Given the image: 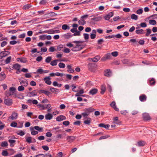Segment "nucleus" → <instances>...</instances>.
Segmentation results:
<instances>
[{
	"instance_id": "obj_56",
	"label": "nucleus",
	"mask_w": 157,
	"mask_h": 157,
	"mask_svg": "<svg viewBox=\"0 0 157 157\" xmlns=\"http://www.w3.org/2000/svg\"><path fill=\"white\" fill-rule=\"evenodd\" d=\"M64 75H65V74L62 73H60L59 72H56V75L58 76L62 77Z\"/></svg>"
},
{
	"instance_id": "obj_37",
	"label": "nucleus",
	"mask_w": 157,
	"mask_h": 157,
	"mask_svg": "<svg viewBox=\"0 0 157 157\" xmlns=\"http://www.w3.org/2000/svg\"><path fill=\"white\" fill-rule=\"evenodd\" d=\"M149 83L150 85H155V82L154 78H152L149 80Z\"/></svg>"
},
{
	"instance_id": "obj_62",
	"label": "nucleus",
	"mask_w": 157,
	"mask_h": 157,
	"mask_svg": "<svg viewBox=\"0 0 157 157\" xmlns=\"http://www.w3.org/2000/svg\"><path fill=\"white\" fill-rule=\"evenodd\" d=\"M20 60V61L23 63H25L27 62V60L25 58H18Z\"/></svg>"
},
{
	"instance_id": "obj_63",
	"label": "nucleus",
	"mask_w": 157,
	"mask_h": 157,
	"mask_svg": "<svg viewBox=\"0 0 157 157\" xmlns=\"http://www.w3.org/2000/svg\"><path fill=\"white\" fill-rule=\"evenodd\" d=\"M7 44V42L5 41H2L1 44V47H3Z\"/></svg>"
},
{
	"instance_id": "obj_46",
	"label": "nucleus",
	"mask_w": 157,
	"mask_h": 157,
	"mask_svg": "<svg viewBox=\"0 0 157 157\" xmlns=\"http://www.w3.org/2000/svg\"><path fill=\"white\" fill-rule=\"evenodd\" d=\"M147 31V32L146 33V34L145 35V36H148L151 33V29H147L146 30Z\"/></svg>"
},
{
	"instance_id": "obj_20",
	"label": "nucleus",
	"mask_w": 157,
	"mask_h": 157,
	"mask_svg": "<svg viewBox=\"0 0 157 157\" xmlns=\"http://www.w3.org/2000/svg\"><path fill=\"white\" fill-rule=\"evenodd\" d=\"M139 99L140 101H144L146 100L147 97L145 95L142 94L140 96Z\"/></svg>"
},
{
	"instance_id": "obj_7",
	"label": "nucleus",
	"mask_w": 157,
	"mask_h": 157,
	"mask_svg": "<svg viewBox=\"0 0 157 157\" xmlns=\"http://www.w3.org/2000/svg\"><path fill=\"white\" fill-rule=\"evenodd\" d=\"M67 140H68V142L70 143L73 142L76 138V137L74 136H68L66 137Z\"/></svg>"
},
{
	"instance_id": "obj_42",
	"label": "nucleus",
	"mask_w": 157,
	"mask_h": 157,
	"mask_svg": "<svg viewBox=\"0 0 157 157\" xmlns=\"http://www.w3.org/2000/svg\"><path fill=\"white\" fill-rule=\"evenodd\" d=\"M105 89L106 88L105 86L103 85L101 86V94H103L104 93V92L105 90Z\"/></svg>"
},
{
	"instance_id": "obj_47",
	"label": "nucleus",
	"mask_w": 157,
	"mask_h": 157,
	"mask_svg": "<svg viewBox=\"0 0 157 157\" xmlns=\"http://www.w3.org/2000/svg\"><path fill=\"white\" fill-rule=\"evenodd\" d=\"M8 144L7 142L3 141L2 142L1 144V146L2 147H5L7 146Z\"/></svg>"
},
{
	"instance_id": "obj_54",
	"label": "nucleus",
	"mask_w": 157,
	"mask_h": 157,
	"mask_svg": "<svg viewBox=\"0 0 157 157\" xmlns=\"http://www.w3.org/2000/svg\"><path fill=\"white\" fill-rule=\"evenodd\" d=\"M17 123L13 122L11 123L10 124V126L13 127H16L17 126Z\"/></svg>"
},
{
	"instance_id": "obj_33",
	"label": "nucleus",
	"mask_w": 157,
	"mask_h": 157,
	"mask_svg": "<svg viewBox=\"0 0 157 157\" xmlns=\"http://www.w3.org/2000/svg\"><path fill=\"white\" fill-rule=\"evenodd\" d=\"M136 34H142L144 33V30L143 29L137 30L136 31Z\"/></svg>"
},
{
	"instance_id": "obj_41",
	"label": "nucleus",
	"mask_w": 157,
	"mask_h": 157,
	"mask_svg": "<svg viewBox=\"0 0 157 157\" xmlns=\"http://www.w3.org/2000/svg\"><path fill=\"white\" fill-rule=\"evenodd\" d=\"M131 18L132 19L137 20L138 19V16L135 14H132L131 16Z\"/></svg>"
},
{
	"instance_id": "obj_3",
	"label": "nucleus",
	"mask_w": 157,
	"mask_h": 157,
	"mask_svg": "<svg viewBox=\"0 0 157 157\" xmlns=\"http://www.w3.org/2000/svg\"><path fill=\"white\" fill-rule=\"evenodd\" d=\"M37 90H36L31 92H29L28 93V95L30 97L36 96L37 95Z\"/></svg>"
},
{
	"instance_id": "obj_11",
	"label": "nucleus",
	"mask_w": 157,
	"mask_h": 157,
	"mask_svg": "<svg viewBox=\"0 0 157 157\" xmlns=\"http://www.w3.org/2000/svg\"><path fill=\"white\" fill-rule=\"evenodd\" d=\"M44 79L47 84L48 85H50L51 84L52 82L50 81L51 78L49 77H46L44 78Z\"/></svg>"
},
{
	"instance_id": "obj_59",
	"label": "nucleus",
	"mask_w": 157,
	"mask_h": 157,
	"mask_svg": "<svg viewBox=\"0 0 157 157\" xmlns=\"http://www.w3.org/2000/svg\"><path fill=\"white\" fill-rule=\"evenodd\" d=\"M111 55L113 56L116 57L118 55V52L117 51L113 52H112Z\"/></svg>"
},
{
	"instance_id": "obj_36",
	"label": "nucleus",
	"mask_w": 157,
	"mask_h": 157,
	"mask_svg": "<svg viewBox=\"0 0 157 157\" xmlns=\"http://www.w3.org/2000/svg\"><path fill=\"white\" fill-rule=\"evenodd\" d=\"M62 29L63 30L69 29L70 27L66 24H64L62 26Z\"/></svg>"
},
{
	"instance_id": "obj_6",
	"label": "nucleus",
	"mask_w": 157,
	"mask_h": 157,
	"mask_svg": "<svg viewBox=\"0 0 157 157\" xmlns=\"http://www.w3.org/2000/svg\"><path fill=\"white\" fill-rule=\"evenodd\" d=\"M19 80L21 84H23V86H26L28 84V81L26 79L22 80L21 78L19 79Z\"/></svg>"
},
{
	"instance_id": "obj_39",
	"label": "nucleus",
	"mask_w": 157,
	"mask_h": 157,
	"mask_svg": "<svg viewBox=\"0 0 157 157\" xmlns=\"http://www.w3.org/2000/svg\"><path fill=\"white\" fill-rule=\"evenodd\" d=\"M118 117H116L114 118L113 119V122L117 124H119L121 122L118 121Z\"/></svg>"
},
{
	"instance_id": "obj_18",
	"label": "nucleus",
	"mask_w": 157,
	"mask_h": 157,
	"mask_svg": "<svg viewBox=\"0 0 157 157\" xmlns=\"http://www.w3.org/2000/svg\"><path fill=\"white\" fill-rule=\"evenodd\" d=\"M98 126L99 127L104 128H105L108 129L110 126V125L109 124H105L103 123H101L98 124Z\"/></svg>"
},
{
	"instance_id": "obj_10",
	"label": "nucleus",
	"mask_w": 157,
	"mask_h": 157,
	"mask_svg": "<svg viewBox=\"0 0 157 157\" xmlns=\"http://www.w3.org/2000/svg\"><path fill=\"white\" fill-rule=\"evenodd\" d=\"M94 110V109L92 107H89L85 109V112L88 113L89 115L91 113L93 112Z\"/></svg>"
},
{
	"instance_id": "obj_44",
	"label": "nucleus",
	"mask_w": 157,
	"mask_h": 157,
	"mask_svg": "<svg viewBox=\"0 0 157 157\" xmlns=\"http://www.w3.org/2000/svg\"><path fill=\"white\" fill-rule=\"evenodd\" d=\"M57 60H58V59L54 60L52 61L50 63V64L52 66L56 65L57 64Z\"/></svg>"
},
{
	"instance_id": "obj_16",
	"label": "nucleus",
	"mask_w": 157,
	"mask_h": 157,
	"mask_svg": "<svg viewBox=\"0 0 157 157\" xmlns=\"http://www.w3.org/2000/svg\"><path fill=\"white\" fill-rule=\"evenodd\" d=\"M100 56L98 55L94 57L90 58V59L94 62H97L100 59Z\"/></svg>"
},
{
	"instance_id": "obj_34",
	"label": "nucleus",
	"mask_w": 157,
	"mask_h": 157,
	"mask_svg": "<svg viewBox=\"0 0 157 157\" xmlns=\"http://www.w3.org/2000/svg\"><path fill=\"white\" fill-rule=\"evenodd\" d=\"M52 60V57L51 56L47 57L45 59V61L47 63H49L51 62Z\"/></svg>"
},
{
	"instance_id": "obj_40",
	"label": "nucleus",
	"mask_w": 157,
	"mask_h": 157,
	"mask_svg": "<svg viewBox=\"0 0 157 157\" xmlns=\"http://www.w3.org/2000/svg\"><path fill=\"white\" fill-rule=\"evenodd\" d=\"M78 23L79 25H83L86 24V22L84 20L81 19L78 21Z\"/></svg>"
},
{
	"instance_id": "obj_23",
	"label": "nucleus",
	"mask_w": 157,
	"mask_h": 157,
	"mask_svg": "<svg viewBox=\"0 0 157 157\" xmlns=\"http://www.w3.org/2000/svg\"><path fill=\"white\" fill-rule=\"evenodd\" d=\"M104 75L105 76L109 77L111 75V72L110 70L107 69L105 71Z\"/></svg>"
},
{
	"instance_id": "obj_25",
	"label": "nucleus",
	"mask_w": 157,
	"mask_h": 157,
	"mask_svg": "<svg viewBox=\"0 0 157 157\" xmlns=\"http://www.w3.org/2000/svg\"><path fill=\"white\" fill-rule=\"evenodd\" d=\"M6 78V75L3 72L0 73V80H3Z\"/></svg>"
},
{
	"instance_id": "obj_32",
	"label": "nucleus",
	"mask_w": 157,
	"mask_h": 157,
	"mask_svg": "<svg viewBox=\"0 0 157 157\" xmlns=\"http://www.w3.org/2000/svg\"><path fill=\"white\" fill-rule=\"evenodd\" d=\"M10 143V146L13 147L14 146V144L16 142V140H14L10 139L8 140Z\"/></svg>"
},
{
	"instance_id": "obj_27",
	"label": "nucleus",
	"mask_w": 157,
	"mask_h": 157,
	"mask_svg": "<svg viewBox=\"0 0 157 157\" xmlns=\"http://www.w3.org/2000/svg\"><path fill=\"white\" fill-rule=\"evenodd\" d=\"M21 66L18 63H16L14 64L13 66V67L14 69H16L17 71H18L20 69Z\"/></svg>"
},
{
	"instance_id": "obj_50",
	"label": "nucleus",
	"mask_w": 157,
	"mask_h": 157,
	"mask_svg": "<svg viewBox=\"0 0 157 157\" xmlns=\"http://www.w3.org/2000/svg\"><path fill=\"white\" fill-rule=\"evenodd\" d=\"M31 7V5L29 4H26L24 5L23 7V9L26 10L29 8Z\"/></svg>"
},
{
	"instance_id": "obj_9",
	"label": "nucleus",
	"mask_w": 157,
	"mask_h": 157,
	"mask_svg": "<svg viewBox=\"0 0 157 157\" xmlns=\"http://www.w3.org/2000/svg\"><path fill=\"white\" fill-rule=\"evenodd\" d=\"M66 119V117L63 115H60L56 118V120L58 121H61Z\"/></svg>"
},
{
	"instance_id": "obj_12",
	"label": "nucleus",
	"mask_w": 157,
	"mask_h": 157,
	"mask_svg": "<svg viewBox=\"0 0 157 157\" xmlns=\"http://www.w3.org/2000/svg\"><path fill=\"white\" fill-rule=\"evenodd\" d=\"M83 48V47H82L81 48H79L78 46L77 45H76L75 46V47H73L71 49V51H73V52H77L78 51H79L80 50H81Z\"/></svg>"
},
{
	"instance_id": "obj_29",
	"label": "nucleus",
	"mask_w": 157,
	"mask_h": 157,
	"mask_svg": "<svg viewBox=\"0 0 157 157\" xmlns=\"http://www.w3.org/2000/svg\"><path fill=\"white\" fill-rule=\"evenodd\" d=\"M68 68L67 71L70 73H73L74 72V70L71 68V66L70 65H68L67 66Z\"/></svg>"
},
{
	"instance_id": "obj_22",
	"label": "nucleus",
	"mask_w": 157,
	"mask_h": 157,
	"mask_svg": "<svg viewBox=\"0 0 157 157\" xmlns=\"http://www.w3.org/2000/svg\"><path fill=\"white\" fill-rule=\"evenodd\" d=\"M94 66V63H89L88 65L89 70L91 71H92Z\"/></svg>"
},
{
	"instance_id": "obj_26",
	"label": "nucleus",
	"mask_w": 157,
	"mask_h": 157,
	"mask_svg": "<svg viewBox=\"0 0 157 157\" xmlns=\"http://www.w3.org/2000/svg\"><path fill=\"white\" fill-rule=\"evenodd\" d=\"M137 144L136 145L139 147L143 146L145 145L146 144L145 142L144 141H140L137 142Z\"/></svg>"
},
{
	"instance_id": "obj_49",
	"label": "nucleus",
	"mask_w": 157,
	"mask_h": 157,
	"mask_svg": "<svg viewBox=\"0 0 157 157\" xmlns=\"http://www.w3.org/2000/svg\"><path fill=\"white\" fill-rule=\"evenodd\" d=\"M59 67L60 68H64L65 67V65L63 63H60L58 64Z\"/></svg>"
},
{
	"instance_id": "obj_61",
	"label": "nucleus",
	"mask_w": 157,
	"mask_h": 157,
	"mask_svg": "<svg viewBox=\"0 0 157 157\" xmlns=\"http://www.w3.org/2000/svg\"><path fill=\"white\" fill-rule=\"evenodd\" d=\"M47 2L46 1V0H42L39 2V4L40 5H45Z\"/></svg>"
},
{
	"instance_id": "obj_4",
	"label": "nucleus",
	"mask_w": 157,
	"mask_h": 157,
	"mask_svg": "<svg viewBox=\"0 0 157 157\" xmlns=\"http://www.w3.org/2000/svg\"><path fill=\"white\" fill-rule=\"evenodd\" d=\"M113 15V12H111L108 14L104 16V18L105 20H109L111 17H112Z\"/></svg>"
},
{
	"instance_id": "obj_19",
	"label": "nucleus",
	"mask_w": 157,
	"mask_h": 157,
	"mask_svg": "<svg viewBox=\"0 0 157 157\" xmlns=\"http://www.w3.org/2000/svg\"><path fill=\"white\" fill-rule=\"evenodd\" d=\"M49 30V34L58 33H60V31L59 30H54L53 29H51Z\"/></svg>"
},
{
	"instance_id": "obj_21",
	"label": "nucleus",
	"mask_w": 157,
	"mask_h": 157,
	"mask_svg": "<svg viewBox=\"0 0 157 157\" xmlns=\"http://www.w3.org/2000/svg\"><path fill=\"white\" fill-rule=\"evenodd\" d=\"M143 117L145 120H149L150 119V117L148 113H144L143 114Z\"/></svg>"
},
{
	"instance_id": "obj_30",
	"label": "nucleus",
	"mask_w": 157,
	"mask_h": 157,
	"mask_svg": "<svg viewBox=\"0 0 157 157\" xmlns=\"http://www.w3.org/2000/svg\"><path fill=\"white\" fill-rule=\"evenodd\" d=\"M43 71L44 70L42 68H40L37 69V71L36 72H35L34 73L35 74H43Z\"/></svg>"
},
{
	"instance_id": "obj_60",
	"label": "nucleus",
	"mask_w": 157,
	"mask_h": 157,
	"mask_svg": "<svg viewBox=\"0 0 157 157\" xmlns=\"http://www.w3.org/2000/svg\"><path fill=\"white\" fill-rule=\"evenodd\" d=\"M113 36L114 37H115L117 38H121L122 37V35L120 33H118L115 35H113Z\"/></svg>"
},
{
	"instance_id": "obj_28",
	"label": "nucleus",
	"mask_w": 157,
	"mask_h": 157,
	"mask_svg": "<svg viewBox=\"0 0 157 157\" xmlns=\"http://www.w3.org/2000/svg\"><path fill=\"white\" fill-rule=\"evenodd\" d=\"M50 90L53 93L56 94L59 92V90L58 89L53 87H51L50 88Z\"/></svg>"
},
{
	"instance_id": "obj_55",
	"label": "nucleus",
	"mask_w": 157,
	"mask_h": 157,
	"mask_svg": "<svg viewBox=\"0 0 157 157\" xmlns=\"http://www.w3.org/2000/svg\"><path fill=\"white\" fill-rule=\"evenodd\" d=\"M25 89V88L23 86H20L18 87V90L19 91H23Z\"/></svg>"
},
{
	"instance_id": "obj_31",
	"label": "nucleus",
	"mask_w": 157,
	"mask_h": 157,
	"mask_svg": "<svg viewBox=\"0 0 157 157\" xmlns=\"http://www.w3.org/2000/svg\"><path fill=\"white\" fill-rule=\"evenodd\" d=\"M102 17L101 16H99L97 17H94L91 19L92 21H99L101 19Z\"/></svg>"
},
{
	"instance_id": "obj_48",
	"label": "nucleus",
	"mask_w": 157,
	"mask_h": 157,
	"mask_svg": "<svg viewBox=\"0 0 157 157\" xmlns=\"http://www.w3.org/2000/svg\"><path fill=\"white\" fill-rule=\"evenodd\" d=\"M11 59V56L8 57L5 61L6 64H8L10 63V61Z\"/></svg>"
},
{
	"instance_id": "obj_52",
	"label": "nucleus",
	"mask_w": 157,
	"mask_h": 157,
	"mask_svg": "<svg viewBox=\"0 0 157 157\" xmlns=\"http://www.w3.org/2000/svg\"><path fill=\"white\" fill-rule=\"evenodd\" d=\"M106 58L107 59H110L111 58V54L110 53L107 54L105 56Z\"/></svg>"
},
{
	"instance_id": "obj_51",
	"label": "nucleus",
	"mask_w": 157,
	"mask_h": 157,
	"mask_svg": "<svg viewBox=\"0 0 157 157\" xmlns=\"http://www.w3.org/2000/svg\"><path fill=\"white\" fill-rule=\"evenodd\" d=\"M17 134L21 136H23L25 135V133L22 130H20L18 132Z\"/></svg>"
},
{
	"instance_id": "obj_45",
	"label": "nucleus",
	"mask_w": 157,
	"mask_h": 157,
	"mask_svg": "<svg viewBox=\"0 0 157 157\" xmlns=\"http://www.w3.org/2000/svg\"><path fill=\"white\" fill-rule=\"evenodd\" d=\"M149 23L152 25H155L156 23V21L154 20H150L149 21Z\"/></svg>"
},
{
	"instance_id": "obj_64",
	"label": "nucleus",
	"mask_w": 157,
	"mask_h": 157,
	"mask_svg": "<svg viewBox=\"0 0 157 157\" xmlns=\"http://www.w3.org/2000/svg\"><path fill=\"white\" fill-rule=\"evenodd\" d=\"M84 38L85 40H87L89 38V34L87 33H85L83 34Z\"/></svg>"
},
{
	"instance_id": "obj_5",
	"label": "nucleus",
	"mask_w": 157,
	"mask_h": 157,
	"mask_svg": "<svg viewBox=\"0 0 157 157\" xmlns=\"http://www.w3.org/2000/svg\"><path fill=\"white\" fill-rule=\"evenodd\" d=\"M4 103L6 105L10 106L12 104L13 102L12 100L10 99H5Z\"/></svg>"
},
{
	"instance_id": "obj_58",
	"label": "nucleus",
	"mask_w": 157,
	"mask_h": 157,
	"mask_svg": "<svg viewBox=\"0 0 157 157\" xmlns=\"http://www.w3.org/2000/svg\"><path fill=\"white\" fill-rule=\"evenodd\" d=\"M8 153L6 151L3 150L2 152V155L4 156H6L8 155Z\"/></svg>"
},
{
	"instance_id": "obj_8",
	"label": "nucleus",
	"mask_w": 157,
	"mask_h": 157,
	"mask_svg": "<svg viewBox=\"0 0 157 157\" xmlns=\"http://www.w3.org/2000/svg\"><path fill=\"white\" fill-rule=\"evenodd\" d=\"M57 14L54 12H51L45 13L44 15L46 17H53L56 15Z\"/></svg>"
},
{
	"instance_id": "obj_24",
	"label": "nucleus",
	"mask_w": 157,
	"mask_h": 157,
	"mask_svg": "<svg viewBox=\"0 0 157 157\" xmlns=\"http://www.w3.org/2000/svg\"><path fill=\"white\" fill-rule=\"evenodd\" d=\"M52 115L51 114L48 113L45 115V118L47 120H50L52 119Z\"/></svg>"
},
{
	"instance_id": "obj_43",
	"label": "nucleus",
	"mask_w": 157,
	"mask_h": 157,
	"mask_svg": "<svg viewBox=\"0 0 157 157\" xmlns=\"http://www.w3.org/2000/svg\"><path fill=\"white\" fill-rule=\"evenodd\" d=\"M81 114L83 117H84V119H86V118H88V117H87L89 115L88 113H86L85 112L82 113Z\"/></svg>"
},
{
	"instance_id": "obj_35",
	"label": "nucleus",
	"mask_w": 157,
	"mask_h": 157,
	"mask_svg": "<svg viewBox=\"0 0 157 157\" xmlns=\"http://www.w3.org/2000/svg\"><path fill=\"white\" fill-rule=\"evenodd\" d=\"M34 128L35 129L37 130L39 132H41L43 131V128L42 127H39L38 126H35L34 127Z\"/></svg>"
},
{
	"instance_id": "obj_1",
	"label": "nucleus",
	"mask_w": 157,
	"mask_h": 157,
	"mask_svg": "<svg viewBox=\"0 0 157 157\" xmlns=\"http://www.w3.org/2000/svg\"><path fill=\"white\" fill-rule=\"evenodd\" d=\"M9 52L8 51H2L0 52V59H2L4 57H6L9 54Z\"/></svg>"
},
{
	"instance_id": "obj_15",
	"label": "nucleus",
	"mask_w": 157,
	"mask_h": 157,
	"mask_svg": "<svg viewBox=\"0 0 157 157\" xmlns=\"http://www.w3.org/2000/svg\"><path fill=\"white\" fill-rule=\"evenodd\" d=\"M73 36V35H72L70 33H68L66 34H64L62 36L65 39H68L70 38L71 37Z\"/></svg>"
},
{
	"instance_id": "obj_17",
	"label": "nucleus",
	"mask_w": 157,
	"mask_h": 157,
	"mask_svg": "<svg viewBox=\"0 0 157 157\" xmlns=\"http://www.w3.org/2000/svg\"><path fill=\"white\" fill-rule=\"evenodd\" d=\"M98 90L97 89L94 88L91 90L89 92L90 94L94 95L96 94L98 92Z\"/></svg>"
},
{
	"instance_id": "obj_57",
	"label": "nucleus",
	"mask_w": 157,
	"mask_h": 157,
	"mask_svg": "<svg viewBox=\"0 0 157 157\" xmlns=\"http://www.w3.org/2000/svg\"><path fill=\"white\" fill-rule=\"evenodd\" d=\"M143 10L142 9H140L136 11V13L138 14H140L142 13Z\"/></svg>"
},
{
	"instance_id": "obj_38",
	"label": "nucleus",
	"mask_w": 157,
	"mask_h": 157,
	"mask_svg": "<svg viewBox=\"0 0 157 157\" xmlns=\"http://www.w3.org/2000/svg\"><path fill=\"white\" fill-rule=\"evenodd\" d=\"M16 89L14 87H11L10 88V91L12 92V94H14L15 95H16V93H15V91Z\"/></svg>"
},
{
	"instance_id": "obj_53",
	"label": "nucleus",
	"mask_w": 157,
	"mask_h": 157,
	"mask_svg": "<svg viewBox=\"0 0 157 157\" xmlns=\"http://www.w3.org/2000/svg\"><path fill=\"white\" fill-rule=\"evenodd\" d=\"M26 141L29 143L32 142V137H28L26 138Z\"/></svg>"
},
{
	"instance_id": "obj_13",
	"label": "nucleus",
	"mask_w": 157,
	"mask_h": 157,
	"mask_svg": "<svg viewBox=\"0 0 157 157\" xmlns=\"http://www.w3.org/2000/svg\"><path fill=\"white\" fill-rule=\"evenodd\" d=\"M84 121L83 122L85 124L90 125V124L92 120L90 117H88L86 118V119H84Z\"/></svg>"
},
{
	"instance_id": "obj_14",
	"label": "nucleus",
	"mask_w": 157,
	"mask_h": 157,
	"mask_svg": "<svg viewBox=\"0 0 157 157\" xmlns=\"http://www.w3.org/2000/svg\"><path fill=\"white\" fill-rule=\"evenodd\" d=\"M39 94H41V93H44L46 95L49 96L51 94V93L48 91H46L44 90H39Z\"/></svg>"
},
{
	"instance_id": "obj_2",
	"label": "nucleus",
	"mask_w": 157,
	"mask_h": 157,
	"mask_svg": "<svg viewBox=\"0 0 157 157\" xmlns=\"http://www.w3.org/2000/svg\"><path fill=\"white\" fill-rule=\"evenodd\" d=\"M18 114L16 112H13L12 115L9 117V119L13 120L16 119L17 118Z\"/></svg>"
}]
</instances>
